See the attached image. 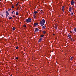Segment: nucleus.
Returning a JSON list of instances; mask_svg holds the SVG:
<instances>
[{"mask_svg":"<svg viewBox=\"0 0 76 76\" xmlns=\"http://www.w3.org/2000/svg\"><path fill=\"white\" fill-rule=\"evenodd\" d=\"M33 30H35V28H33Z\"/></svg>","mask_w":76,"mask_h":76,"instance_id":"obj_36","label":"nucleus"},{"mask_svg":"<svg viewBox=\"0 0 76 76\" xmlns=\"http://www.w3.org/2000/svg\"><path fill=\"white\" fill-rule=\"evenodd\" d=\"M38 31H39V29H38V28H36L34 32H38Z\"/></svg>","mask_w":76,"mask_h":76,"instance_id":"obj_4","label":"nucleus"},{"mask_svg":"<svg viewBox=\"0 0 76 76\" xmlns=\"http://www.w3.org/2000/svg\"><path fill=\"white\" fill-rule=\"evenodd\" d=\"M74 30L75 31V32H76V28H74Z\"/></svg>","mask_w":76,"mask_h":76,"instance_id":"obj_16","label":"nucleus"},{"mask_svg":"<svg viewBox=\"0 0 76 76\" xmlns=\"http://www.w3.org/2000/svg\"><path fill=\"white\" fill-rule=\"evenodd\" d=\"M62 10L63 12H64V10Z\"/></svg>","mask_w":76,"mask_h":76,"instance_id":"obj_28","label":"nucleus"},{"mask_svg":"<svg viewBox=\"0 0 76 76\" xmlns=\"http://www.w3.org/2000/svg\"><path fill=\"white\" fill-rule=\"evenodd\" d=\"M11 13H12V14H13V12H11Z\"/></svg>","mask_w":76,"mask_h":76,"instance_id":"obj_34","label":"nucleus"},{"mask_svg":"<svg viewBox=\"0 0 76 76\" xmlns=\"http://www.w3.org/2000/svg\"><path fill=\"white\" fill-rule=\"evenodd\" d=\"M18 9H19V7H17V9H18Z\"/></svg>","mask_w":76,"mask_h":76,"instance_id":"obj_38","label":"nucleus"},{"mask_svg":"<svg viewBox=\"0 0 76 76\" xmlns=\"http://www.w3.org/2000/svg\"><path fill=\"white\" fill-rule=\"evenodd\" d=\"M15 48L16 49H18V46H17V47H16Z\"/></svg>","mask_w":76,"mask_h":76,"instance_id":"obj_26","label":"nucleus"},{"mask_svg":"<svg viewBox=\"0 0 76 76\" xmlns=\"http://www.w3.org/2000/svg\"><path fill=\"white\" fill-rule=\"evenodd\" d=\"M68 36L69 37V38H70L72 40H73V39H72V37H71V36H70V35L69 34H68Z\"/></svg>","mask_w":76,"mask_h":76,"instance_id":"obj_6","label":"nucleus"},{"mask_svg":"<svg viewBox=\"0 0 76 76\" xmlns=\"http://www.w3.org/2000/svg\"><path fill=\"white\" fill-rule=\"evenodd\" d=\"M12 12H15V11H12Z\"/></svg>","mask_w":76,"mask_h":76,"instance_id":"obj_37","label":"nucleus"},{"mask_svg":"<svg viewBox=\"0 0 76 76\" xmlns=\"http://www.w3.org/2000/svg\"><path fill=\"white\" fill-rule=\"evenodd\" d=\"M12 17H10L9 18V19H12Z\"/></svg>","mask_w":76,"mask_h":76,"instance_id":"obj_13","label":"nucleus"},{"mask_svg":"<svg viewBox=\"0 0 76 76\" xmlns=\"http://www.w3.org/2000/svg\"><path fill=\"white\" fill-rule=\"evenodd\" d=\"M14 13H15V12H14Z\"/></svg>","mask_w":76,"mask_h":76,"instance_id":"obj_40","label":"nucleus"},{"mask_svg":"<svg viewBox=\"0 0 76 76\" xmlns=\"http://www.w3.org/2000/svg\"><path fill=\"white\" fill-rule=\"evenodd\" d=\"M45 23V20L43 19L42 21H40V26H42L43 25H44V23Z\"/></svg>","mask_w":76,"mask_h":76,"instance_id":"obj_1","label":"nucleus"},{"mask_svg":"<svg viewBox=\"0 0 76 76\" xmlns=\"http://www.w3.org/2000/svg\"><path fill=\"white\" fill-rule=\"evenodd\" d=\"M16 15H19V13L18 12H17L16 13Z\"/></svg>","mask_w":76,"mask_h":76,"instance_id":"obj_15","label":"nucleus"},{"mask_svg":"<svg viewBox=\"0 0 76 76\" xmlns=\"http://www.w3.org/2000/svg\"><path fill=\"white\" fill-rule=\"evenodd\" d=\"M34 18H36V16L35 15H34Z\"/></svg>","mask_w":76,"mask_h":76,"instance_id":"obj_30","label":"nucleus"},{"mask_svg":"<svg viewBox=\"0 0 76 76\" xmlns=\"http://www.w3.org/2000/svg\"><path fill=\"white\" fill-rule=\"evenodd\" d=\"M72 12V13H71V15H73V12Z\"/></svg>","mask_w":76,"mask_h":76,"instance_id":"obj_24","label":"nucleus"},{"mask_svg":"<svg viewBox=\"0 0 76 76\" xmlns=\"http://www.w3.org/2000/svg\"><path fill=\"white\" fill-rule=\"evenodd\" d=\"M34 14H37V13H38V12L37 11H34Z\"/></svg>","mask_w":76,"mask_h":76,"instance_id":"obj_11","label":"nucleus"},{"mask_svg":"<svg viewBox=\"0 0 76 76\" xmlns=\"http://www.w3.org/2000/svg\"><path fill=\"white\" fill-rule=\"evenodd\" d=\"M41 11H42V10H41Z\"/></svg>","mask_w":76,"mask_h":76,"instance_id":"obj_39","label":"nucleus"},{"mask_svg":"<svg viewBox=\"0 0 76 76\" xmlns=\"http://www.w3.org/2000/svg\"><path fill=\"white\" fill-rule=\"evenodd\" d=\"M46 33V31H43V34H45Z\"/></svg>","mask_w":76,"mask_h":76,"instance_id":"obj_18","label":"nucleus"},{"mask_svg":"<svg viewBox=\"0 0 76 76\" xmlns=\"http://www.w3.org/2000/svg\"><path fill=\"white\" fill-rule=\"evenodd\" d=\"M18 4H19V2H18L17 4H16V6H18Z\"/></svg>","mask_w":76,"mask_h":76,"instance_id":"obj_23","label":"nucleus"},{"mask_svg":"<svg viewBox=\"0 0 76 76\" xmlns=\"http://www.w3.org/2000/svg\"><path fill=\"white\" fill-rule=\"evenodd\" d=\"M0 1H1V0H0Z\"/></svg>","mask_w":76,"mask_h":76,"instance_id":"obj_41","label":"nucleus"},{"mask_svg":"<svg viewBox=\"0 0 76 76\" xmlns=\"http://www.w3.org/2000/svg\"><path fill=\"white\" fill-rule=\"evenodd\" d=\"M41 37H44V35H41Z\"/></svg>","mask_w":76,"mask_h":76,"instance_id":"obj_21","label":"nucleus"},{"mask_svg":"<svg viewBox=\"0 0 76 76\" xmlns=\"http://www.w3.org/2000/svg\"><path fill=\"white\" fill-rule=\"evenodd\" d=\"M36 15L35 14H34V16H36Z\"/></svg>","mask_w":76,"mask_h":76,"instance_id":"obj_33","label":"nucleus"},{"mask_svg":"<svg viewBox=\"0 0 76 76\" xmlns=\"http://www.w3.org/2000/svg\"><path fill=\"white\" fill-rule=\"evenodd\" d=\"M72 59H73V57H71L70 58V60H72Z\"/></svg>","mask_w":76,"mask_h":76,"instance_id":"obj_20","label":"nucleus"},{"mask_svg":"<svg viewBox=\"0 0 76 76\" xmlns=\"http://www.w3.org/2000/svg\"><path fill=\"white\" fill-rule=\"evenodd\" d=\"M55 26H56L55 27V29H57V25L56 24Z\"/></svg>","mask_w":76,"mask_h":76,"instance_id":"obj_14","label":"nucleus"},{"mask_svg":"<svg viewBox=\"0 0 76 76\" xmlns=\"http://www.w3.org/2000/svg\"><path fill=\"white\" fill-rule=\"evenodd\" d=\"M15 58H16V59H18V57H15Z\"/></svg>","mask_w":76,"mask_h":76,"instance_id":"obj_29","label":"nucleus"},{"mask_svg":"<svg viewBox=\"0 0 76 76\" xmlns=\"http://www.w3.org/2000/svg\"><path fill=\"white\" fill-rule=\"evenodd\" d=\"M42 29H45V25L43 26L42 27Z\"/></svg>","mask_w":76,"mask_h":76,"instance_id":"obj_10","label":"nucleus"},{"mask_svg":"<svg viewBox=\"0 0 76 76\" xmlns=\"http://www.w3.org/2000/svg\"><path fill=\"white\" fill-rule=\"evenodd\" d=\"M13 18H15V16L13 15V16H12Z\"/></svg>","mask_w":76,"mask_h":76,"instance_id":"obj_32","label":"nucleus"},{"mask_svg":"<svg viewBox=\"0 0 76 76\" xmlns=\"http://www.w3.org/2000/svg\"><path fill=\"white\" fill-rule=\"evenodd\" d=\"M70 32L71 33H72L73 32H72V31H70Z\"/></svg>","mask_w":76,"mask_h":76,"instance_id":"obj_31","label":"nucleus"},{"mask_svg":"<svg viewBox=\"0 0 76 76\" xmlns=\"http://www.w3.org/2000/svg\"><path fill=\"white\" fill-rule=\"evenodd\" d=\"M23 27H24V28H26V25H24L23 26Z\"/></svg>","mask_w":76,"mask_h":76,"instance_id":"obj_17","label":"nucleus"},{"mask_svg":"<svg viewBox=\"0 0 76 76\" xmlns=\"http://www.w3.org/2000/svg\"><path fill=\"white\" fill-rule=\"evenodd\" d=\"M12 10V9H9L8 11V12H9V11H10V10Z\"/></svg>","mask_w":76,"mask_h":76,"instance_id":"obj_22","label":"nucleus"},{"mask_svg":"<svg viewBox=\"0 0 76 76\" xmlns=\"http://www.w3.org/2000/svg\"><path fill=\"white\" fill-rule=\"evenodd\" d=\"M12 9H13V8H14V6H12Z\"/></svg>","mask_w":76,"mask_h":76,"instance_id":"obj_27","label":"nucleus"},{"mask_svg":"<svg viewBox=\"0 0 76 76\" xmlns=\"http://www.w3.org/2000/svg\"><path fill=\"white\" fill-rule=\"evenodd\" d=\"M31 20H32V19L30 18H28V19H26L25 22H26L27 23H28V22H31Z\"/></svg>","mask_w":76,"mask_h":76,"instance_id":"obj_2","label":"nucleus"},{"mask_svg":"<svg viewBox=\"0 0 76 76\" xmlns=\"http://www.w3.org/2000/svg\"><path fill=\"white\" fill-rule=\"evenodd\" d=\"M38 25V23H34V26H36L37 25Z\"/></svg>","mask_w":76,"mask_h":76,"instance_id":"obj_8","label":"nucleus"},{"mask_svg":"<svg viewBox=\"0 0 76 76\" xmlns=\"http://www.w3.org/2000/svg\"><path fill=\"white\" fill-rule=\"evenodd\" d=\"M1 16L2 17H3V14H1Z\"/></svg>","mask_w":76,"mask_h":76,"instance_id":"obj_25","label":"nucleus"},{"mask_svg":"<svg viewBox=\"0 0 76 76\" xmlns=\"http://www.w3.org/2000/svg\"><path fill=\"white\" fill-rule=\"evenodd\" d=\"M9 15V13L7 11L6 12V18H7V16Z\"/></svg>","mask_w":76,"mask_h":76,"instance_id":"obj_3","label":"nucleus"},{"mask_svg":"<svg viewBox=\"0 0 76 76\" xmlns=\"http://www.w3.org/2000/svg\"><path fill=\"white\" fill-rule=\"evenodd\" d=\"M41 41H42V38H41L39 39L38 41V42H40Z\"/></svg>","mask_w":76,"mask_h":76,"instance_id":"obj_9","label":"nucleus"},{"mask_svg":"<svg viewBox=\"0 0 76 76\" xmlns=\"http://www.w3.org/2000/svg\"><path fill=\"white\" fill-rule=\"evenodd\" d=\"M64 6H63L62 7V10H64Z\"/></svg>","mask_w":76,"mask_h":76,"instance_id":"obj_19","label":"nucleus"},{"mask_svg":"<svg viewBox=\"0 0 76 76\" xmlns=\"http://www.w3.org/2000/svg\"><path fill=\"white\" fill-rule=\"evenodd\" d=\"M15 29H16V28H15L14 27L12 28V30L13 31H15Z\"/></svg>","mask_w":76,"mask_h":76,"instance_id":"obj_12","label":"nucleus"},{"mask_svg":"<svg viewBox=\"0 0 76 76\" xmlns=\"http://www.w3.org/2000/svg\"><path fill=\"white\" fill-rule=\"evenodd\" d=\"M74 4V1H73V0H72L71 1V4L72 5H73Z\"/></svg>","mask_w":76,"mask_h":76,"instance_id":"obj_5","label":"nucleus"},{"mask_svg":"<svg viewBox=\"0 0 76 76\" xmlns=\"http://www.w3.org/2000/svg\"><path fill=\"white\" fill-rule=\"evenodd\" d=\"M72 7H69V12H71V11H72Z\"/></svg>","mask_w":76,"mask_h":76,"instance_id":"obj_7","label":"nucleus"},{"mask_svg":"<svg viewBox=\"0 0 76 76\" xmlns=\"http://www.w3.org/2000/svg\"><path fill=\"white\" fill-rule=\"evenodd\" d=\"M53 35H55V34H53Z\"/></svg>","mask_w":76,"mask_h":76,"instance_id":"obj_35","label":"nucleus"}]
</instances>
